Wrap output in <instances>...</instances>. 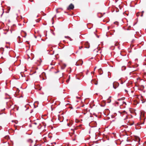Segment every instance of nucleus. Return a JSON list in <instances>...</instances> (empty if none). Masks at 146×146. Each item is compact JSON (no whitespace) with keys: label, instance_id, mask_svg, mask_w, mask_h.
I'll use <instances>...</instances> for the list:
<instances>
[{"label":"nucleus","instance_id":"obj_1","mask_svg":"<svg viewBox=\"0 0 146 146\" xmlns=\"http://www.w3.org/2000/svg\"><path fill=\"white\" fill-rule=\"evenodd\" d=\"M74 5L72 4H70V5L68 6V7L67 8V10H70L72 9H74Z\"/></svg>","mask_w":146,"mask_h":146},{"label":"nucleus","instance_id":"obj_2","mask_svg":"<svg viewBox=\"0 0 146 146\" xmlns=\"http://www.w3.org/2000/svg\"><path fill=\"white\" fill-rule=\"evenodd\" d=\"M119 85V84L118 83L114 82L113 84V87L115 89H116Z\"/></svg>","mask_w":146,"mask_h":146},{"label":"nucleus","instance_id":"obj_3","mask_svg":"<svg viewBox=\"0 0 146 146\" xmlns=\"http://www.w3.org/2000/svg\"><path fill=\"white\" fill-rule=\"evenodd\" d=\"M66 65H65L64 66V67H61V69H64V68L65 67H66Z\"/></svg>","mask_w":146,"mask_h":146},{"label":"nucleus","instance_id":"obj_4","mask_svg":"<svg viewBox=\"0 0 146 146\" xmlns=\"http://www.w3.org/2000/svg\"><path fill=\"white\" fill-rule=\"evenodd\" d=\"M139 13H137V17H138L139 16Z\"/></svg>","mask_w":146,"mask_h":146},{"label":"nucleus","instance_id":"obj_5","mask_svg":"<svg viewBox=\"0 0 146 146\" xmlns=\"http://www.w3.org/2000/svg\"><path fill=\"white\" fill-rule=\"evenodd\" d=\"M71 125V123H68L67 125L68 126H69Z\"/></svg>","mask_w":146,"mask_h":146},{"label":"nucleus","instance_id":"obj_6","mask_svg":"<svg viewBox=\"0 0 146 146\" xmlns=\"http://www.w3.org/2000/svg\"><path fill=\"white\" fill-rule=\"evenodd\" d=\"M65 38H69L70 39V37L69 36H65Z\"/></svg>","mask_w":146,"mask_h":146},{"label":"nucleus","instance_id":"obj_7","mask_svg":"<svg viewBox=\"0 0 146 146\" xmlns=\"http://www.w3.org/2000/svg\"><path fill=\"white\" fill-rule=\"evenodd\" d=\"M82 48V46H79V49H81V48Z\"/></svg>","mask_w":146,"mask_h":146},{"label":"nucleus","instance_id":"obj_8","mask_svg":"<svg viewBox=\"0 0 146 146\" xmlns=\"http://www.w3.org/2000/svg\"><path fill=\"white\" fill-rule=\"evenodd\" d=\"M37 124V123L36 122H34V123H33V125H34V124H35V125H36Z\"/></svg>","mask_w":146,"mask_h":146},{"label":"nucleus","instance_id":"obj_9","mask_svg":"<svg viewBox=\"0 0 146 146\" xmlns=\"http://www.w3.org/2000/svg\"><path fill=\"white\" fill-rule=\"evenodd\" d=\"M29 140L31 141V143H32V140L31 139H29ZM29 141L30 142V141Z\"/></svg>","mask_w":146,"mask_h":146},{"label":"nucleus","instance_id":"obj_10","mask_svg":"<svg viewBox=\"0 0 146 146\" xmlns=\"http://www.w3.org/2000/svg\"><path fill=\"white\" fill-rule=\"evenodd\" d=\"M69 80H66V82L67 83H68V82L69 81Z\"/></svg>","mask_w":146,"mask_h":146},{"label":"nucleus","instance_id":"obj_11","mask_svg":"<svg viewBox=\"0 0 146 146\" xmlns=\"http://www.w3.org/2000/svg\"><path fill=\"white\" fill-rule=\"evenodd\" d=\"M133 123H131V124H129V125H133Z\"/></svg>","mask_w":146,"mask_h":146},{"label":"nucleus","instance_id":"obj_12","mask_svg":"<svg viewBox=\"0 0 146 146\" xmlns=\"http://www.w3.org/2000/svg\"><path fill=\"white\" fill-rule=\"evenodd\" d=\"M125 90V92H127V91L126 90Z\"/></svg>","mask_w":146,"mask_h":146},{"label":"nucleus","instance_id":"obj_13","mask_svg":"<svg viewBox=\"0 0 146 146\" xmlns=\"http://www.w3.org/2000/svg\"><path fill=\"white\" fill-rule=\"evenodd\" d=\"M5 137L6 138H9V137L7 136H5Z\"/></svg>","mask_w":146,"mask_h":146},{"label":"nucleus","instance_id":"obj_14","mask_svg":"<svg viewBox=\"0 0 146 146\" xmlns=\"http://www.w3.org/2000/svg\"><path fill=\"white\" fill-rule=\"evenodd\" d=\"M3 13H4V11H3V13H2V14L1 15V17L2 16V15H3Z\"/></svg>","mask_w":146,"mask_h":146},{"label":"nucleus","instance_id":"obj_15","mask_svg":"<svg viewBox=\"0 0 146 146\" xmlns=\"http://www.w3.org/2000/svg\"><path fill=\"white\" fill-rule=\"evenodd\" d=\"M56 12H57V13H58V9H56Z\"/></svg>","mask_w":146,"mask_h":146},{"label":"nucleus","instance_id":"obj_16","mask_svg":"<svg viewBox=\"0 0 146 146\" xmlns=\"http://www.w3.org/2000/svg\"><path fill=\"white\" fill-rule=\"evenodd\" d=\"M143 16V14H142L141 15V17H142Z\"/></svg>","mask_w":146,"mask_h":146},{"label":"nucleus","instance_id":"obj_17","mask_svg":"<svg viewBox=\"0 0 146 146\" xmlns=\"http://www.w3.org/2000/svg\"><path fill=\"white\" fill-rule=\"evenodd\" d=\"M124 68V69H125V66H123V67H122V68Z\"/></svg>","mask_w":146,"mask_h":146},{"label":"nucleus","instance_id":"obj_18","mask_svg":"<svg viewBox=\"0 0 146 146\" xmlns=\"http://www.w3.org/2000/svg\"><path fill=\"white\" fill-rule=\"evenodd\" d=\"M71 130H73L74 131V132H73V133H74V129H71Z\"/></svg>","mask_w":146,"mask_h":146},{"label":"nucleus","instance_id":"obj_19","mask_svg":"<svg viewBox=\"0 0 146 146\" xmlns=\"http://www.w3.org/2000/svg\"><path fill=\"white\" fill-rule=\"evenodd\" d=\"M144 11H142L141 12L143 14L144 13Z\"/></svg>","mask_w":146,"mask_h":146},{"label":"nucleus","instance_id":"obj_20","mask_svg":"<svg viewBox=\"0 0 146 146\" xmlns=\"http://www.w3.org/2000/svg\"><path fill=\"white\" fill-rule=\"evenodd\" d=\"M95 85H97L98 84V83H95Z\"/></svg>","mask_w":146,"mask_h":146},{"label":"nucleus","instance_id":"obj_21","mask_svg":"<svg viewBox=\"0 0 146 146\" xmlns=\"http://www.w3.org/2000/svg\"><path fill=\"white\" fill-rule=\"evenodd\" d=\"M121 100L120 99H119L118 100L119 101V100Z\"/></svg>","mask_w":146,"mask_h":146},{"label":"nucleus","instance_id":"obj_22","mask_svg":"<svg viewBox=\"0 0 146 146\" xmlns=\"http://www.w3.org/2000/svg\"><path fill=\"white\" fill-rule=\"evenodd\" d=\"M96 67H95V68H94V70H95V69H96Z\"/></svg>","mask_w":146,"mask_h":146},{"label":"nucleus","instance_id":"obj_23","mask_svg":"<svg viewBox=\"0 0 146 146\" xmlns=\"http://www.w3.org/2000/svg\"><path fill=\"white\" fill-rule=\"evenodd\" d=\"M100 70H101V69H99V71Z\"/></svg>","mask_w":146,"mask_h":146},{"label":"nucleus","instance_id":"obj_24","mask_svg":"<svg viewBox=\"0 0 146 146\" xmlns=\"http://www.w3.org/2000/svg\"><path fill=\"white\" fill-rule=\"evenodd\" d=\"M54 143L55 144H56V143Z\"/></svg>","mask_w":146,"mask_h":146},{"label":"nucleus","instance_id":"obj_25","mask_svg":"<svg viewBox=\"0 0 146 146\" xmlns=\"http://www.w3.org/2000/svg\"><path fill=\"white\" fill-rule=\"evenodd\" d=\"M142 102V103H144V102Z\"/></svg>","mask_w":146,"mask_h":146},{"label":"nucleus","instance_id":"obj_26","mask_svg":"<svg viewBox=\"0 0 146 146\" xmlns=\"http://www.w3.org/2000/svg\"><path fill=\"white\" fill-rule=\"evenodd\" d=\"M35 38H36V36H35Z\"/></svg>","mask_w":146,"mask_h":146},{"label":"nucleus","instance_id":"obj_27","mask_svg":"<svg viewBox=\"0 0 146 146\" xmlns=\"http://www.w3.org/2000/svg\"><path fill=\"white\" fill-rule=\"evenodd\" d=\"M89 48V47H87V48Z\"/></svg>","mask_w":146,"mask_h":146}]
</instances>
